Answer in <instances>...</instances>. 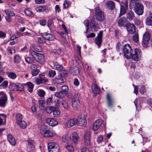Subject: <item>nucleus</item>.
<instances>
[{"mask_svg":"<svg viewBox=\"0 0 152 152\" xmlns=\"http://www.w3.org/2000/svg\"><path fill=\"white\" fill-rule=\"evenodd\" d=\"M26 62L28 64H32L34 62V60L30 57H26L25 58Z\"/></svg>","mask_w":152,"mask_h":152,"instance_id":"8fccbe9b","label":"nucleus"},{"mask_svg":"<svg viewBox=\"0 0 152 152\" xmlns=\"http://www.w3.org/2000/svg\"><path fill=\"white\" fill-rule=\"evenodd\" d=\"M72 140L74 143H76L79 138L76 133L73 132L72 134Z\"/></svg>","mask_w":152,"mask_h":152,"instance_id":"2f4dec72","label":"nucleus"},{"mask_svg":"<svg viewBox=\"0 0 152 152\" xmlns=\"http://www.w3.org/2000/svg\"><path fill=\"white\" fill-rule=\"evenodd\" d=\"M127 19L131 21L134 20L135 16L134 13L132 11H129L126 14Z\"/></svg>","mask_w":152,"mask_h":152,"instance_id":"b1692460","label":"nucleus"},{"mask_svg":"<svg viewBox=\"0 0 152 152\" xmlns=\"http://www.w3.org/2000/svg\"><path fill=\"white\" fill-rule=\"evenodd\" d=\"M66 148L69 152H73L74 150V147L70 145H67L66 146Z\"/></svg>","mask_w":152,"mask_h":152,"instance_id":"3c124183","label":"nucleus"},{"mask_svg":"<svg viewBox=\"0 0 152 152\" xmlns=\"http://www.w3.org/2000/svg\"><path fill=\"white\" fill-rule=\"evenodd\" d=\"M53 108L51 107H48L45 108L46 112L48 113H51L52 111L53 112Z\"/></svg>","mask_w":152,"mask_h":152,"instance_id":"603ef678","label":"nucleus"},{"mask_svg":"<svg viewBox=\"0 0 152 152\" xmlns=\"http://www.w3.org/2000/svg\"><path fill=\"white\" fill-rule=\"evenodd\" d=\"M77 121V124L81 126H85L87 123L86 116L84 115H79Z\"/></svg>","mask_w":152,"mask_h":152,"instance_id":"0eeeda50","label":"nucleus"},{"mask_svg":"<svg viewBox=\"0 0 152 152\" xmlns=\"http://www.w3.org/2000/svg\"><path fill=\"white\" fill-rule=\"evenodd\" d=\"M34 2L37 4H44L45 3V0H35Z\"/></svg>","mask_w":152,"mask_h":152,"instance_id":"052dcab7","label":"nucleus"},{"mask_svg":"<svg viewBox=\"0 0 152 152\" xmlns=\"http://www.w3.org/2000/svg\"><path fill=\"white\" fill-rule=\"evenodd\" d=\"M30 53L34 59L40 64L42 63L44 61V56L42 54L38 53L32 50L30 51Z\"/></svg>","mask_w":152,"mask_h":152,"instance_id":"f03ea898","label":"nucleus"},{"mask_svg":"<svg viewBox=\"0 0 152 152\" xmlns=\"http://www.w3.org/2000/svg\"><path fill=\"white\" fill-rule=\"evenodd\" d=\"M126 19L124 17L120 18L118 21V24L119 26H123L125 24L126 22Z\"/></svg>","mask_w":152,"mask_h":152,"instance_id":"bb28decb","label":"nucleus"},{"mask_svg":"<svg viewBox=\"0 0 152 152\" xmlns=\"http://www.w3.org/2000/svg\"><path fill=\"white\" fill-rule=\"evenodd\" d=\"M135 24L137 25H142L143 24V22L138 19H136L134 20Z\"/></svg>","mask_w":152,"mask_h":152,"instance_id":"13d9d810","label":"nucleus"},{"mask_svg":"<svg viewBox=\"0 0 152 152\" xmlns=\"http://www.w3.org/2000/svg\"><path fill=\"white\" fill-rule=\"evenodd\" d=\"M92 89L93 92L94 94H97L99 91V89L97 85L96 84H94L92 85Z\"/></svg>","mask_w":152,"mask_h":152,"instance_id":"7c9ffc66","label":"nucleus"},{"mask_svg":"<svg viewBox=\"0 0 152 152\" xmlns=\"http://www.w3.org/2000/svg\"><path fill=\"white\" fill-rule=\"evenodd\" d=\"M39 73V70H38L31 71V73L33 76H34L37 75Z\"/></svg>","mask_w":152,"mask_h":152,"instance_id":"0e129e2a","label":"nucleus"},{"mask_svg":"<svg viewBox=\"0 0 152 152\" xmlns=\"http://www.w3.org/2000/svg\"><path fill=\"white\" fill-rule=\"evenodd\" d=\"M34 149V145L31 143H29L27 148V151L28 152H33Z\"/></svg>","mask_w":152,"mask_h":152,"instance_id":"ea45409f","label":"nucleus"},{"mask_svg":"<svg viewBox=\"0 0 152 152\" xmlns=\"http://www.w3.org/2000/svg\"><path fill=\"white\" fill-rule=\"evenodd\" d=\"M123 50L125 57L128 59H130L133 52L129 44L125 45Z\"/></svg>","mask_w":152,"mask_h":152,"instance_id":"7ed1b4c3","label":"nucleus"},{"mask_svg":"<svg viewBox=\"0 0 152 152\" xmlns=\"http://www.w3.org/2000/svg\"><path fill=\"white\" fill-rule=\"evenodd\" d=\"M42 37L45 39L49 41H52L55 39V37L50 34L45 33L42 34Z\"/></svg>","mask_w":152,"mask_h":152,"instance_id":"aec40b11","label":"nucleus"},{"mask_svg":"<svg viewBox=\"0 0 152 152\" xmlns=\"http://www.w3.org/2000/svg\"><path fill=\"white\" fill-rule=\"evenodd\" d=\"M53 82L56 84L63 83L64 82V80L60 76L56 77L53 80Z\"/></svg>","mask_w":152,"mask_h":152,"instance_id":"a878e982","label":"nucleus"},{"mask_svg":"<svg viewBox=\"0 0 152 152\" xmlns=\"http://www.w3.org/2000/svg\"><path fill=\"white\" fill-rule=\"evenodd\" d=\"M133 41L135 42H137L138 41L139 37L138 34L136 33L133 36Z\"/></svg>","mask_w":152,"mask_h":152,"instance_id":"6e6d98bb","label":"nucleus"},{"mask_svg":"<svg viewBox=\"0 0 152 152\" xmlns=\"http://www.w3.org/2000/svg\"><path fill=\"white\" fill-rule=\"evenodd\" d=\"M7 97L6 95L3 92H0V106L4 107L7 101Z\"/></svg>","mask_w":152,"mask_h":152,"instance_id":"6e6552de","label":"nucleus"},{"mask_svg":"<svg viewBox=\"0 0 152 152\" xmlns=\"http://www.w3.org/2000/svg\"><path fill=\"white\" fill-rule=\"evenodd\" d=\"M38 94L40 96L43 97L45 95V92L42 90H40L39 91Z\"/></svg>","mask_w":152,"mask_h":152,"instance_id":"680f3d73","label":"nucleus"},{"mask_svg":"<svg viewBox=\"0 0 152 152\" xmlns=\"http://www.w3.org/2000/svg\"><path fill=\"white\" fill-rule=\"evenodd\" d=\"M64 7L66 8L69 6V2L67 0H65L63 4Z\"/></svg>","mask_w":152,"mask_h":152,"instance_id":"774afa93","label":"nucleus"},{"mask_svg":"<svg viewBox=\"0 0 152 152\" xmlns=\"http://www.w3.org/2000/svg\"><path fill=\"white\" fill-rule=\"evenodd\" d=\"M6 115L1 114H0V126L1 125H5L6 122Z\"/></svg>","mask_w":152,"mask_h":152,"instance_id":"393cba45","label":"nucleus"},{"mask_svg":"<svg viewBox=\"0 0 152 152\" xmlns=\"http://www.w3.org/2000/svg\"><path fill=\"white\" fill-rule=\"evenodd\" d=\"M56 75V71L54 70H51L49 72V75L50 77H53Z\"/></svg>","mask_w":152,"mask_h":152,"instance_id":"5fc2aeb1","label":"nucleus"},{"mask_svg":"<svg viewBox=\"0 0 152 152\" xmlns=\"http://www.w3.org/2000/svg\"><path fill=\"white\" fill-rule=\"evenodd\" d=\"M84 68L87 69V72L88 73H90L91 72L90 70H91V68L89 65L86 64L84 66Z\"/></svg>","mask_w":152,"mask_h":152,"instance_id":"338daca9","label":"nucleus"},{"mask_svg":"<svg viewBox=\"0 0 152 152\" xmlns=\"http://www.w3.org/2000/svg\"><path fill=\"white\" fill-rule=\"evenodd\" d=\"M24 12L27 16H32L34 15V13L31 11L28 8L25 9Z\"/></svg>","mask_w":152,"mask_h":152,"instance_id":"37998d69","label":"nucleus"},{"mask_svg":"<svg viewBox=\"0 0 152 152\" xmlns=\"http://www.w3.org/2000/svg\"><path fill=\"white\" fill-rule=\"evenodd\" d=\"M7 139L10 143L13 145H15L16 144V141L15 138L12 136L10 134H8Z\"/></svg>","mask_w":152,"mask_h":152,"instance_id":"4be33fe9","label":"nucleus"},{"mask_svg":"<svg viewBox=\"0 0 152 152\" xmlns=\"http://www.w3.org/2000/svg\"><path fill=\"white\" fill-rule=\"evenodd\" d=\"M90 26L92 31H96L99 28V26L97 22H96L94 19H92L91 22Z\"/></svg>","mask_w":152,"mask_h":152,"instance_id":"a211bd4d","label":"nucleus"},{"mask_svg":"<svg viewBox=\"0 0 152 152\" xmlns=\"http://www.w3.org/2000/svg\"><path fill=\"white\" fill-rule=\"evenodd\" d=\"M151 36L149 32L146 31L143 34L142 40V45L143 47L146 48L150 40Z\"/></svg>","mask_w":152,"mask_h":152,"instance_id":"20e7f679","label":"nucleus"},{"mask_svg":"<svg viewBox=\"0 0 152 152\" xmlns=\"http://www.w3.org/2000/svg\"><path fill=\"white\" fill-rule=\"evenodd\" d=\"M69 71L71 73L74 75H77L80 72L78 68L75 66H72L70 67Z\"/></svg>","mask_w":152,"mask_h":152,"instance_id":"f3484780","label":"nucleus"},{"mask_svg":"<svg viewBox=\"0 0 152 152\" xmlns=\"http://www.w3.org/2000/svg\"><path fill=\"white\" fill-rule=\"evenodd\" d=\"M70 140H71V138L68 135H65L63 136L62 137V141L65 142H67Z\"/></svg>","mask_w":152,"mask_h":152,"instance_id":"58836bf2","label":"nucleus"},{"mask_svg":"<svg viewBox=\"0 0 152 152\" xmlns=\"http://www.w3.org/2000/svg\"><path fill=\"white\" fill-rule=\"evenodd\" d=\"M106 98L108 102L109 106L111 107L113 103L114 100L111 98L110 95L109 94H107L106 95Z\"/></svg>","mask_w":152,"mask_h":152,"instance_id":"c756f323","label":"nucleus"},{"mask_svg":"<svg viewBox=\"0 0 152 152\" xmlns=\"http://www.w3.org/2000/svg\"><path fill=\"white\" fill-rule=\"evenodd\" d=\"M139 91L142 94H143L145 92V86H142L139 90Z\"/></svg>","mask_w":152,"mask_h":152,"instance_id":"e2e57ef3","label":"nucleus"},{"mask_svg":"<svg viewBox=\"0 0 152 152\" xmlns=\"http://www.w3.org/2000/svg\"><path fill=\"white\" fill-rule=\"evenodd\" d=\"M54 64L55 68L57 70H61L63 69V66L59 64L57 62H55Z\"/></svg>","mask_w":152,"mask_h":152,"instance_id":"c03bdc74","label":"nucleus"},{"mask_svg":"<svg viewBox=\"0 0 152 152\" xmlns=\"http://www.w3.org/2000/svg\"><path fill=\"white\" fill-rule=\"evenodd\" d=\"M91 136L89 132H86L84 135V143L86 146H89L91 144Z\"/></svg>","mask_w":152,"mask_h":152,"instance_id":"ddd939ff","label":"nucleus"},{"mask_svg":"<svg viewBox=\"0 0 152 152\" xmlns=\"http://www.w3.org/2000/svg\"><path fill=\"white\" fill-rule=\"evenodd\" d=\"M103 121L102 120L99 119L96 121L93 124V129L94 131L97 130L102 125Z\"/></svg>","mask_w":152,"mask_h":152,"instance_id":"dca6fc26","label":"nucleus"},{"mask_svg":"<svg viewBox=\"0 0 152 152\" xmlns=\"http://www.w3.org/2000/svg\"><path fill=\"white\" fill-rule=\"evenodd\" d=\"M126 12V9L125 7L124 6H121L120 9V15L122 16Z\"/></svg>","mask_w":152,"mask_h":152,"instance_id":"a18cd8bd","label":"nucleus"},{"mask_svg":"<svg viewBox=\"0 0 152 152\" xmlns=\"http://www.w3.org/2000/svg\"><path fill=\"white\" fill-rule=\"evenodd\" d=\"M127 31L129 34H133L135 31L136 28L133 24H128L127 25Z\"/></svg>","mask_w":152,"mask_h":152,"instance_id":"4468645a","label":"nucleus"},{"mask_svg":"<svg viewBox=\"0 0 152 152\" xmlns=\"http://www.w3.org/2000/svg\"><path fill=\"white\" fill-rule=\"evenodd\" d=\"M4 12L8 16H13L15 14L12 11H11L9 9H7L4 10Z\"/></svg>","mask_w":152,"mask_h":152,"instance_id":"4c0bfd02","label":"nucleus"},{"mask_svg":"<svg viewBox=\"0 0 152 152\" xmlns=\"http://www.w3.org/2000/svg\"><path fill=\"white\" fill-rule=\"evenodd\" d=\"M141 56V50L138 48L134 49V53L132 55H131V58L135 61H138L140 58Z\"/></svg>","mask_w":152,"mask_h":152,"instance_id":"1a4fd4ad","label":"nucleus"},{"mask_svg":"<svg viewBox=\"0 0 152 152\" xmlns=\"http://www.w3.org/2000/svg\"><path fill=\"white\" fill-rule=\"evenodd\" d=\"M59 147L58 145H56L55 148H53L52 149H50L49 150V152H59Z\"/></svg>","mask_w":152,"mask_h":152,"instance_id":"49530a36","label":"nucleus"},{"mask_svg":"<svg viewBox=\"0 0 152 152\" xmlns=\"http://www.w3.org/2000/svg\"><path fill=\"white\" fill-rule=\"evenodd\" d=\"M46 123L49 126H54L57 125L58 122L54 118H49L46 120Z\"/></svg>","mask_w":152,"mask_h":152,"instance_id":"2eb2a0df","label":"nucleus"},{"mask_svg":"<svg viewBox=\"0 0 152 152\" xmlns=\"http://www.w3.org/2000/svg\"><path fill=\"white\" fill-rule=\"evenodd\" d=\"M8 84V82L7 81H4L1 84L3 86L4 88L7 87Z\"/></svg>","mask_w":152,"mask_h":152,"instance_id":"69168bd1","label":"nucleus"},{"mask_svg":"<svg viewBox=\"0 0 152 152\" xmlns=\"http://www.w3.org/2000/svg\"><path fill=\"white\" fill-rule=\"evenodd\" d=\"M26 85L28 87L27 89L28 91L30 93L32 92L34 87V84L31 82H28L26 84Z\"/></svg>","mask_w":152,"mask_h":152,"instance_id":"c85d7f7f","label":"nucleus"},{"mask_svg":"<svg viewBox=\"0 0 152 152\" xmlns=\"http://www.w3.org/2000/svg\"><path fill=\"white\" fill-rule=\"evenodd\" d=\"M56 145H58V144L53 142H51L49 143L48 145V151H49V150L52 149L54 148H55Z\"/></svg>","mask_w":152,"mask_h":152,"instance_id":"e433bc0d","label":"nucleus"},{"mask_svg":"<svg viewBox=\"0 0 152 152\" xmlns=\"http://www.w3.org/2000/svg\"><path fill=\"white\" fill-rule=\"evenodd\" d=\"M72 105L73 108L75 110H77L79 107L80 103L78 98L76 97L72 99Z\"/></svg>","mask_w":152,"mask_h":152,"instance_id":"9b49d317","label":"nucleus"},{"mask_svg":"<svg viewBox=\"0 0 152 152\" xmlns=\"http://www.w3.org/2000/svg\"><path fill=\"white\" fill-rule=\"evenodd\" d=\"M146 23L148 25L152 26V13L151 12H149V15L146 18Z\"/></svg>","mask_w":152,"mask_h":152,"instance_id":"412c9836","label":"nucleus"},{"mask_svg":"<svg viewBox=\"0 0 152 152\" xmlns=\"http://www.w3.org/2000/svg\"><path fill=\"white\" fill-rule=\"evenodd\" d=\"M107 7L109 10H112L115 8V5L114 2L112 1H109L105 3Z\"/></svg>","mask_w":152,"mask_h":152,"instance_id":"6ab92c4d","label":"nucleus"},{"mask_svg":"<svg viewBox=\"0 0 152 152\" xmlns=\"http://www.w3.org/2000/svg\"><path fill=\"white\" fill-rule=\"evenodd\" d=\"M8 76L9 78L12 79H14L16 77V74L13 72L9 73Z\"/></svg>","mask_w":152,"mask_h":152,"instance_id":"de8ad7c7","label":"nucleus"},{"mask_svg":"<svg viewBox=\"0 0 152 152\" xmlns=\"http://www.w3.org/2000/svg\"><path fill=\"white\" fill-rule=\"evenodd\" d=\"M66 95V94L64 93L63 91H60L57 92L55 94V96L57 97L62 98Z\"/></svg>","mask_w":152,"mask_h":152,"instance_id":"f704fd0d","label":"nucleus"},{"mask_svg":"<svg viewBox=\"0 0 152 152\" xmlns=\"http://www.w3.org/2000/svg\"><path fill=\"white\" fill-rule=\"evenodd\" d=\"M77 118H74L68 120L65 124L66 128H70L72 126L77 124Z\"/></svg>","mask_w":152,"mask_h":152,"instance_id":"9d476101","label":"nucleus"},{"mask_svg":"<svg viewBox=\"0 0 152 152\" xmlns=\"http://www.w3.org/2000/svg\"><path fill=\"white\" fill-rule=\"evenodd\" d=\"M61 89L63 91H62L64 93L67 92L69 90L68 86L66 85L62 86L61 87Z\"/></svg>","mask_w":152,"mask_h":152,"instance_id":"4d7b16f0","label":"nucleus"},{"mask_svg":"<svg viewBox=\"0 0 152 152\" xmlns=\"http://www.w3.org/2000/svg\"><path fill=\"white\" fill-rule=\"evenodd\" d=\"M20 61V56L18 55H16L14 57V61L15 63L18 64L19 63Z\"/></svg>","mask_w":152,"mask_h":152,"instance_id":"09e8293b","label":"nucleus"},{"mask_svg":"<svg viewBox=\"0 0 152 152\" xmlns=\"http://www.w3.org/2000/svg\"><path fill=\"white\" fill-rule=\"evenodd\" d=\"M22 118V115L21 114L19 113L16 115V120L17 124L23 121Z\"/></svg>","mask_w":152,"mask_h":152,"instance_id":"a19ab883","label":"nucleus"},{"mask_svg":"<svg viewBox=\"0 0 152 152\" xmlns=\"http://www.w3.org/2000/svg\"><path fill=\"white\" fill-rule=\"evenodd\" d=\"M48 10L47 6L45 5H43L41 6L38 7L36 9V10L37 12H42Z\"/></svg>","mask_w":152,"mask_h":152,"instance_id":"cd10ccee","label":"nucleus"},{"mask_svg":"<svg viewBox=\"0 0 152 152\" xmlns=\"http://www.w3.org/2000/svg\"><path fill=\"white\" fill-rule=\"evenodd\" d=\"M61 104L64 108L66 110H68L70 108V106L68 104L67 102L65 100H62L61 102Z\"/></svg>","mask_w":152,"mask_h":152,"instance_id":"473e14b6","label":"nucleus"},{"mask_svg":"<svg viewBox=\"0 0 152 152\" xmlns=\"http://www.w3.org/2000/svg\"><path fill=\"white\" fill-rule=\"evenodd\" d=\"M12 86L13 87V88L12 89V90L13 91H22L24 89L23 86L21 84H19L18 85H15Z\"/></svg>","mask_w":152,"mask_h":152,"instance_id":"5701e85b","label":"nucleus"},{"mask_svg":"<svg viewBox=\"0 0 152 152\" xmlns=\"http://www.w3.org/2000/svg\"><path fill=\"white\" fill-rule=\"evenodd\" d=\"M39 102L40 106L43 107V104L45 103L44 98L42 97L39 98Z\"/></svg>","mask_w":152,"mask_h":152,"instance_id":"864d4df0","label":"nucleus"},{"mask_svg":"<svg viewBox=\"0 0 152 152\" xmlns=\"http://www.w3.org/2000/svg\"><path fill=\"white\" fill-rule=\"evenodd\" d=\"M144 7L143 5L140 3H136L134 7L135 12L138 15H141L143 13Z\"/></svg>","mask_w":152,"mask_h":152,"instance_id":"39448f33","label":"nucleus"},{"mask_svg":"<svg viewBox=\"0 0 152 152\" xmlns=\"http://www.w3.org/2000/svg\"><path fill=\"white\" fill-rule=\"evenodd\" d=\"M17 124L21 128L23 129H25L27 126L26 123L23 120L18 123Z\"/></svg>","mask_w":152,"mask_h":152,"instance_id":"c9c22d12","label":"nucleus"},{"mask_svg":"<svg viewBox=\"0 0 152 152\" xmlns=\"http://www.w3.org/2000/svg\"><path fill=\"white\" fill-rule=\"evenodd\" d=\"M53 114L54 117H58L60 116V111L58 110L55 109L53 111Z\"/></svg>","mask_w":152,"mask_h":152,"instance_id":"79ce46f5","label":"nucleus"},{"mask_svg":"<svg viewBox=\"0 0 152 152\" xmlns=\"http://www.w3.org/2000/svg\"><path fill=\"white\" fill-rule=\"evenodd\" d=\"M48 81V80L47 79H44V78L42 77L37 78L36 80V83L37 85H39L41 83H43V82H47Z\"/></svg>","mask_w":152,"mask_h":152,"instance_id":"72a5a7b5","label":"nucleus"},{"mask_svg":"<svg viewBox=\"0 0 152 152\" xmlns=\"http://www.w3.org/2000/svg\"><path fill=\"white\" fill-rule=\"evenodd\" d=\"M45 39L43 37H39L38 39V41L39 43H44L46 42Z\"/></svg>","mask_w":152,"mask_h":152,"instance_id":"bf43d9fd","label":"nucleus"},{"mask_svg":"<svg viewBox=\"0 0 152 152\" xmlns=\"http://www.w3.org/2000/svg\"><path fill=\"white\" fill-rule=\"evenodd\" d=\"M95 16L96 19L99 21H102L105 19L104 13L99 8L96 9Z\"/></svg>","mask_w":152,"mask_h":152,"instance_id":"423d86ee","label":"nucleus"},{"mask_svg":"<svg viewBox=\"0 0 152 152\" xmlns=\"http://www.w3.org/2000/svg\"><path fill=\"white\" fill-rule=\"evenodd\" d=\"M40 133L43 137L49 138L52 137L56 134L54 130L48 129L47 126L44 125L41 126Z\"/></svg>","mask_w":152,"mask_h":152,"instance_id":"f257e3e1","label":"nucleus"},{"mask_svg":"<svg viewBox=\"0 0 152 152\" xmlns=\"http://www.w3.org/2000/svg\"><path fill=\"white\" fill-rule=\"evenodd\" d=\"M102 34L103 31H100L95 39V42L98 46H100L102 44Z\"/></svg>","mask_w":152,"mask_h":152,"instance_id":"f8f14e48","label":"nucleus"}]
</instances>
